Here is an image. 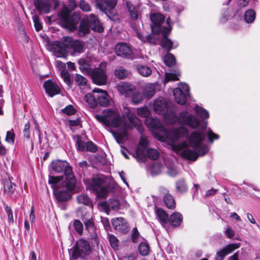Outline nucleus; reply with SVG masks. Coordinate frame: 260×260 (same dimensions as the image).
<instances>
[{
	"label": "nucleus",
	"mask_w": 260,
	"mask_h": 260,
	"mask_svg": "<svg viewBox=\"0 0 260 260\" xmlns=\"http://www.w3.org/2000/svg\"><path fill=\"white\" fill-rule=\"evenodd\" d=\"M112 224L115 230L121 233H126L128 231V225L123 218L119 217L112 219Z\"/></svg>",
	"instance_id": "aec40b11"
},
{
	"label": "nucleus",
	"mask_w": 260,
	"mask_h": 260,
	"mask_svg": "<svg viewBox=\"0 0 260 260\" xmlns=\"http://www.w3.org/2000/svg\"><path fill=\"white\" fill-rule=\"evenodd\" d=\"M86 150L90 152L94 153L98 150V147L92 141H89L86 144Z\"/></svg>",
	"instance_id": "5fc2aeb1"
},
{
	"label": "nucleus",
	"mask_w": 260,
	"mask_h": 260,
	"mask_svg": "<svg viewBox=\"0 0 260 260\" xmlns=\"http://www.w3.org/2000/svg\"><path fill=\"white\" fill-rule=\"evenodd\" d=\"M115 53L117 55L129 57L133 54L131 48L125 43H121L116 45Z\"/></svg>",
	"instance_id": "6ab92c4d"
},
{
	"label": "nucleus",
	"mask_w": 260,
	"mask_h": 260,
	"mask_svg": "<svg viewBox=\"0 0 260 260\" xmlns=\"http://www.w3.org/2000/svg\"><path fill=\"white\" fill-rule=\"evenodd\" d=\"M16 185L9 178L3 180L4 192L8 196H12L15 190Z\"/></svg>",
	"instance_id": "5701e85b"
},
{
	"label": "nucleus",
	"mask_w": 260,
	"mask_h": 260,
	"mask_svg": "<svg viewBox=\"0 0 260 260\" xmlns=\"http://www.w3.org/2000/svg\"><path fill=\"white\" fill-rule=\"evenodd\" d=\"M71 49H73L75 52H82L84 49L83 44L79 41L75 40Z\"/></svg>",
	"instance_id": "603ef678"
},
{
	"label": "nucleus",
	"mask_w": 260,
	"mask_h": 260,
	"mask_svg": "<svg viewBox=\"0 0 260 260\" xmlns=\"http://www.w3.org/2000/svg\"><path fill=\"white\" fill-rule=\"evenodd\" d=\"M32 19L36 29L37 31L40 30L42 29V24L39 21V16L37 15H35L32 16Z\"/></svg>",
	"instance_id": "0e129e2a"
},
{
	"label": "nucleus",
	"mask_w": 260,
	"mask_h": 260,
	"mask_svg": "<svg viewBox=\"0 0 260 260\" xmlns=\"http://www.w3.org/2000/svg\"><path fill=\"white\" fill-rule=\"evenodd\" d=\"M167 119L170 120L172 123L178 121L180 123L187 125L191 128H196L200 124L201 121L195 115L190 114L187 111H183L177 116L175 113L170 111L167 112L164 115Z\"/></svg>",
	"instance_id": "423d86ee"
},
{
	"label": "nucleus",
	"mask_w": 260,
	"mask_h": 260,
	"mask_svg": "<svg viewBox=\"0 0 260 260\" xmlns=\"http://www.w3.org/2000/svg\"><path fill=\"white\" fill-rule=\"evenodd\" d=\"M90 28L84 19L81 21L79 26V35L81 37H84L89 34Z\"/></svg>",
	"instance_id": "473e14b6"
},
{
	"label": "nucleus",
	"mask_w": 260,
	"mask_h": 260,
	"mask_svg": "<svg viewBox=\"0 0 260 260\" xmlns=\"http://www.w3.org/2000/svg\"><path fill=\"white\" fill-rule=\"evenodd\" d=\"M126 6L132 18L134 20H137L140 15L138 9H137V8L133 6L129 2H126Z\"/></svg>",
	"instance_id": "f704fd0d"
},
{
	"label": "nucleus",
	"mask_w": 260,
	"mask_h": 260,
	"mask_svg": "<svg viewBox=\"0 0 260 260\" xmlns=\"http://www.w3.org/2000/svg\"><path fill=\"white\" fill-rule=\"evenodd\" d=\"M183 220V216L179 212H175L169 217L168 222L173 227L180 226Z\"/></svg>",
	"instance_id": "393cba45"
},
{
	"label": "nucleus",
	"mask_w": 260,
	"mask_h": 260,
	"mask_svg": "<svg viewBox=\"0 0 260 260\" xmlns=\"http://www.w3.org/2000/svg\"><path fill=\"white\" fill-rule=\"evenodd\" d=\"M34 3L36 9L40 14L43 12L48 14L50 12L52 5L56 9L59 4L58 0H34Z\"/></svg>",
	"instance_id": "ddd939ff"
},
{
	"label": "nucleus",
	"mask_w": 260,
	"mask_h": 260,
	"mask_svg": "<svg viewBox=\"0 0 260 260\" xmlns=\"http://www.w3.org/2000/svg\"><path fill=\"white\" fill-rule=\"evenodd\" d=\"M145 123L150 128L161 130L163 127L158 119L151 117H148L146 118Z\"/></svg>",
	"instance_id": "b1692460"
},
{
	"label": "nucleus",
	"mask_w": 260,
	"mask_h": 260,
	"mask_svg": "<svg viewBox=\"0 0 260 260\" xmlns=\"http://www.w3.org/2000/svg\"><path fill=\"white\" fill-rule=\"evenodd\" d=\"M30 122L27 121L24 125V129L23 130V136L25 138L29 139L30 137Z\"/></svg>",
	"instance_id": "69168bd1"
},
{
	"label": "nucleus",
	"mask_w": 260,
	"mask_h": 260,
	"mask_svg": "<svg viewBox=\"0 0 260 260\" xmlns=\"http://www.w3.org/2000/svg\"><path fill=\"white\" fill-rule=\"evenodd\" d=\"M84 20L87 23L90 29L94 31L102 32L104 30V28L102 26L100 20L96 16L93 14H91L87 16Z\"/></svg>",
	"instance_id": "dca6fc26"
},
{
	"label": "nucleus",
	"mask_w": 260,
	"mask_h": 260,
	"mask_svg": "<svg viewBox=\"0 0 260 260\" xmlns=\"http://www.w3.org/2000/svg\"><path fill=\"white\" fill-rule=\"evenodd\" d=\"M43 87L45 92L50 97L59 94L60 89L56 82H44Z\"/></svg>",
	"instance_id": "412c9836"
},
{
	"label": "nucleus",
	"mask_w": 260,
	"mask_h": 260,
	"mask_svg": "<svg viewBox=\"0 0 260 260\" xmlns=\"http://www.w3.org/2000/svg\"><path fill=\"white\" fill-rule=\"evenodd\" d=\"M170 32H162V38L160 42L161 47L168 51H170L172 48L173 42L167 37V35Z\"/></svg>",
	"instance_id": "c756f323"
},
{
	"label": "nucleus",
	"mask_w": 260,
	"mask_h": 260,
	"mask_svg": "<svg viewBox=\"0 0 260 260\" xmlns=\"http://www.w3.org/2000/svg\"><path fill=\"white\" fill-rule=\"evenodd\" d=\"M150 20L152 22L150 26L152 31L156 34L162 32H170L171 28L169 26H165L162 24L165 23V17L159 13H154L150 16Z\"/></svg>",
	"instance_id": "9b49d317"
},
{
	"label": "nucleus",
	"mask_w": 260,
	"mask_h": 260,
	"mask_svg": "<svg viewBox=\"0 0 260 260\" xmlns=\"http://www.w3.org/2000/svg\"><path fill=\"white\" fill-rule=\"evenodd\" d=\"M100 205L106 212L110 211V209L117 211L119 210L120 207L119 201L115 198L110 199L108 202H102Z\"/></svg>",
	"instance_id": "a211bd4d"
},
{
	"label": "nucleus",
	"mask_w": 260,
	"mask_h": 260,
	"mask_svg": "<svg viewBox=\"0 0 260 260\" xmlns=\"http://www.w3.org/2000/svg\"><path fill=\"white\" fill-rule=\"evenodd\" d=\"M115 75L119 80H123L128 76V73L126 70L120 67L115 71Z\"/></svg>",
	"instance_id": "a18cd8bd"
},
{
	"label": "nucleus",
	"mask_w": 260,
	"mask_h": 260,
	"mask_svg": "<svg viewBox=\"0 0 260 260\" xmlns=\"http://www.w3.org/2000/svg\"><path fill=\"white\" fill-rule=\"evenodd\" d=\"M149 246L146 242H141L139 244L138 250L140 254L143 256L147 255L149 253Z\"/></svg>",
	"instance_id": "79ce46f5"
},
{
	"label": "nucleus",
	"mask_w": 260,
	"mask_h": 260,
	"mask_svg": "<svg viewBox=\"0 0 260 260\" xmlns=\"http://www.w3.org/2000/svg\"><path fill=\"white\" fill-rule=\"evenodd\" d=\"M74 41L70 37H64L63 38L62 45L66 48L71 49Z\"/></svg>",
	"instance_id": "864d4df0"
},
{
	"label": "nucleus",
	"mask_w": 260,
	"mask_h": 260,
	"mask_svg": "<svg viewBox=\"0 0 260 260\" xmlns=\"http://www.w3.org/2000/svg\"><path fill=\"white\" fill-rule=\"evenodd\" d=\"M157 216L159 219L163 223H167L169 221V217L168 214L162 209L158 208L156 210Z\"/></svg>",
	"instance_id": "4c0bfd02"
},
{
	"label": "nucleus",
	"mask_w": 260,
	"mask_h": 260,
	"mask_svg": "<svg viewBox=\"0 0 260 260\" xmlns=\"http://www.w3.org/2000/svg\"><path fill=\"white\" fill-rule=\"evenodd\" d=\"M164 61L166 66L169 67L176 64V60L175 56L170 53H168L164 57Z\"/></svg>",
	"instance_id": "ea45409f"
},
{
	"label": "nucleus",
	"mask_w": 260,
	"mask_h": 260,
	"mask_svg": "<svg viewBox=\"0 0 260 260\" xmlns=\"http://www.w3.org/2000/svg\"><path fill=\"white\" fill-rule=\"evenodd\" d=\"M77 201L79 204L92 207L90 198L86 194H81L77 197Z\"/></svg>",
	"instance_id": "c9c22d12"
},
{
	"label": "nucleus",
	"mask_w": 260,
	"mask_h": 260,
	"mask_svg": "<svg viewBox=\"0 0 260 260\" xmlns=\"http://www.w3.org/2000/svg\"><path fill=\"white\" fill-rule=\"evenodd\" d=\"M122 124V131L121 132L116 131L113 132V135L118 144H123V140L127 136V131L129 129L125 128L124 123Z\"/></svg>",
	"instance_id": "a878e982"
},
{
	"label": "nucleus",
	"mask_w": 260,
	"mask_h": 260,
	"mask_svg": "<svg viewBox=\"0 0 260 260\" xmlns=\"http://www.w3.org/2000/svg\"><path fill=\"white\" fill-rule=\"evenodd\" d=\"M95 6L103 12L110 19L117 15L115 7L117 0H94Z\"/></svg>",
	"instance_id": "9d476101"
},
{
	"label": "nucleus",
	"mask_w": 260,
	"mask_h": 260,
	"mask_svg": "<svg viewBox=\"0 0 260 260\" xmlns=\"http://www.w3.org/2000/svg\"><path fill=\"white\" fill-rule=\"evenodd\" d=\"M239 244H230L216 253L215 260H223L224 257L235 249L239 248Z\"/></svg>",
	"instance_id": "4be33fe9"
},
{
	"label": "nucleus",
	"mask_w": 260,
	"mask_h": 260,
	"mask_svg": "<svg viewBox=\"0 0 260 260\" xmlns=\"http://www.w3.org/2000/svg\"><path fill=\"white\" fill-rule=\"evenodd\" d=\"M144 96L146 98L150 99L155 94V86L153 84H147L143 90Z\"/></svg>",
	"instance_id": "2f4dec72"
},
{
	"label": "nucleus",
	"mask_w": 260,
	"mask_h": 260,
	"mask_svg": "<svg viewBox=\"0 0 260 260\" xmlns=\"http://www.w3.org/2000/svg\"><path fill=\"white\" fill-rule=\"evenodd\" d=\"M147 149L138 146L136 149V154L138 158L144 160L146 158V151Z\"/></svg>",
	"instance_id": "3c124183"
},
{
	"label": "nucleus",
	"mask_w": 260,
	"mask_h": 260,
	"mask_svg": "<svg viewBox=\"0 0 260 260\" xmlns=\"http://www.w3.org/2000/svg\"><path fill=\"white\" fill-rule=\"evenodd\" d=\"M136 34L137 37L142 42H148L150 44H156L155 39H154L152 36L147 35L146 37H144L141 33L138 31L136 32Z\"/></svg>",
	"instance_id": "c03bdc74"
},
{
	"label": "nucleus",
	"mask_w": 260,
	"mask_h": 260,
	"mask_svg": "<svg viewBox=\"0 0 260 260\" xmlns=\"http://www.w3.org/2000/svg\"><path fill=\"white\" fill-rule=\"evenodd\" d=\"M162 168L163 166L160 164H153L151 168L152 173L155 175L159 174L161 172Z\"/></svg>",
	"instance_id": "4d7b16f0"
},
{
	"label": "nucleus",
	"mask_w": 260,
	"mask_h": 260,
	"mask_svg": "<svg viewBox=\"0 0 260 260\" xmlns=\"http://www.w3.org/2000/svg\"><path fill=\"white\" fill-rule=\"evenodd\" d=\"M74 227L76 232L80 235L82 234L83 230L82 223L79 220H75L73 223Z\"/></svg>",
	"instance_id": "6e6d98bb"
},
{
	"label": "nucleus",
	"mask_w": 260,
	"mask_h": 260,
	"mask_svg": "<svg viewBox=\"0 0 260 260\" xmlns=\"http://www.w3.org/2000/svg\"><path fill=\"white\" fill-rule=\"evenodd\" d=\"M71 257L74 259L81 258L83 260H100L96 253L92 252L89 242L86 240L80 239L73 246Z\"/></svg>",
	"instance_id": "20e7f679"
},
{
	"label": "nucleus",
	"mask_w": 260,
	"mask_h": 260,
	"mask_svg": "<svg viewBox=\"0 0 260 260\" xmlns=\"http://www.w3.org/2000/svg\"><path fill=\"white\" fill-rule=\"evenodd\" d=\"M109 241L111 247L114 249L118 246V240L117 238L113 235H109Z\"/></svg>",
	"instance_id": "bf43d9fd"
},
{
	"label": "nucleus",
	"mask_w": 260,
	"mask_h": 260,
	"mask_svg": "<svg viewBox=\"0 0 260 260\" xmlns=\"http://www.w3.org/2000/svg\"><path fill=\"white\" fill-rule=\"evenodd\" d=\"M78 63L80 71L89 76L92 81H106L107 75L103 69L99 67L92 69L90 64L83 58L79 59Z\"/></svg>",
	"instance_id": "6e6552de"
},
{
	"label": "nucleus",
	"mask_w": 260,
	"mask_h": 260,
	"mask_svg": "<svg viewBox=\"0 0 260 260\" xmlns=\"http://www.w3.org/2000/svg\"><path fill=\"white\" fill-rule=\"evenodd\" d=\"M137 71L139 73L144 77H147L151 75L152 71L151 69L147 66H138Z\"/></svg>",
	"instance_id": "a19ab883"
},
{
	"label": "nucleus",
	"mask_w": 260,
	"mask_h": 260,
	"mask_svg": "<svg viewBox=\"0 0 260 260\" xmlns=\"http://www.w3.org/2000/svg\"><path fill=\"white\" fill-rule=\"evenodd\" d=\"M205 134L203 131L192 133L188 137L190 146L196 151L188 148L183 149L181 152L182 157L192 161L197 159L199 155H204L207 153L209 149L206 145H202L205 140Z\"/></svg>",
	"instance_id": "7ed1b4c3"
},
{
	"label": "nucleus",
	"mask_w": 260,
	"mask_h": 260,
	"mask_svg": "<svg viewBox=\"0 0 260 260\" xmlns=\"http://www.w3.org/2000/svg\"><path fill=\"white\" fill-rule=\"evenodd\" d=\"M255 18V13L251 9L247 10L244 16V19L246 23H250L254 21Z\"/></svg>",
	"instance_id": "58836bf2"
},
{
	"label": "nucleus",
	"mask_w": 260,
	"mask_h": 260,
	"mask_svg": "<svg viewBox=\"0 0 260 260\" xmlns=\"http://www.w3.org/2000/svg\"><path fill=\"white\" fill-rule=\"evenodd\" d=\"M172 133L175 139H178L181 137H187L189 131L184 126H180L172 130Z\"/></svg>",
	"instance_id": "cd10ccee"
},
{
	"label": "nucleus",
	"mask_w": 260,
	"mask_h": 260,
	"mask_svg": "<svg viewBox=\"0 0 260 260\" xmlns=\"http://www.w3.org/2000/svg\"><path fill=\"white\" fill-rule=\"evenodd\" d=\"M138 113L140 116L145 117L146 118L148 117L149 115L148 109L147 108L144 107L138 109Z\"/></svg>",
	"instance_id": "774afa93"
},
{
	"label": "nucleus",
	"mask_w": 260,
	"mask_h": 260,
	"mask_svg": "<svg viewBox=\"0 0 260 260\" xmlns=\"http://www.w3.org/2000/svg\"><path fill=\"white\" fill-rule=\"evenodd\" d=\"M207 135L209 142L211 143H213L214 140H216L219 138V136L217 134L214 133L210 128H209L208 131Z\"/></svg>",
	"instance_id": "e2e57ef3"
},
{
	"label": "nucleus",
	"mask_w": 260,
	"mask_h": 260,
	"mask_svg": "<svg viewBox=\"0 0 260 260\" xmlns=\"http://www.w3.org/2000/svg\"><path fill=\"white\" fill-rule=\"evenodd\" d=\"M153 108L156 113L164 115L168 109V104L167 101L162 97H159L154 101Z\"/></svg>",
	"instance_id": "f3484780"
},
{
	"label": "nucleus",
	"mask_w": 260,
	"mask_h": 260,
	"mask_svg": "<svg viewBox=\"0 0 260 260\" xmlns=\"http://www.w3.org/2000/svg\"><path fill=\"white\" fill-rule=\"evenodd\" d=\"M193 110L196 114L203 119H207L209 117L208 112L202 107L198 105H196Z\"/></svg>",
	"instance_id": "72a5a7b5"
},
{
	"label": "nucleus",
	"mask_w": 260,
	"mask_h": 260,
	"mask_svg": "<svg viewBox=\"0 0 260 260\" xmlns=\"http://www.w3.org/2000/svg\"><path fill=\"white\" fill-rule=\"evenodd\" d=\"M176 191L179 193H183L188 190L187 184L184 178H180L175 182Z\"/></svg>",
	"instance_id": "c85d7f7f"
},
{
	"label": "nucleus",
	"mask_w": 260,
	"mask_h": 260,
	"mask_svg": "<svg viewBox=\"0 0 260 260\" xmlns=\"http://www.w3.org/2000/svg\"><path fill=\"white\" fill-rule=\"evenodd\" d=\"M164 203L169 209H173L176 207V203L172 196L170 194H166L164 197Z\"/></svg>",
	"instance_id": "e433bc0d"
},
{
	"label": "nucleus",
	"mask_w": 260,
	"mask_h": 260,
	"mask_svg": "<svg viewBox=\"0 0 260 260\" xmlns=\"http://www.w3.org/2000/svg\"><path fill=\"white\" fill-rule=\"evenodd\" d=\"M84 100L91 109H94L97 106V101L91 94H87L85 96Z\"/></svg>",
	"instance_id": "37998d69"
},
{
	"label": "nucleus",
	"mask_w": 260,
	"mask_h": 260,
	"mask_svg": "<svg viewBox=\"0 0 260 260\" xmlns=\"http://www.w3.org/2000/svg\"><path fill=\"white\" fill-rule=\"evenodd\" d=\"M77 215L84 224L85 230L89 231L94 228L93 214L85 208H80L77 211Z\"/></svg>",
	"instance_id": "4468645a"
},
{
	"label": "nucleus",
	"mask_w": 260,
	"mask_h": 260,
	"mask_svg": "<svg viewBox=\"0 0 260 260\" xmlns=\"http://www.w3.org/2000/svg\"><path fill=\"white\" fill-rule=\"evenodd\" d=\"M76 140L77 149L80 151H84L86 148V144L84 141L82 140L80 136L77 135L75 137Z\"/></svg>",
	"instance_id": "49530a36"
},
{
	"label": "nucleus",
	"mask_w": 260,
	"mask_h": 260,
	"mask_svg": "<svg viewBox=\"0 0 260 260\" xmlns=\"http://www.w3.org/2000/svg\"><path fill=\"white\" fill-rule=\"evenodd\" d=\"M117 88L121 94L126 97L132 95V101L135 104L141 103L145 98L143 93L136 92V88L129 82H121L117 85Z\"/></svg>",
	"instance_id": "1a4fd4ad"
},
{
	"label": "nucleus",
	"mask_w": 260,
	"mask_h": 260,
	"mask_svg": "<svg viewBox=\"0 0 260 260\" xmlns=\"http://www.w3.org/2000/svg\"><path fill=\"white\" fill-rule=\"evenodd\" d=\"M97 104H99L101 106L107 107L109 105L110 101L108 98L107 94L99 96L97 100Z\"/></svg>",
	"instance_id": "de8ad7c7"
},
{
	"label": "nucleus",
	"mask_w": 260,
	"mask_h": 260,
	"mask_svg": "<svg viewBox=\"0 0 260 260\" xmlns=\"http://www.w3.org/2000/svg\"><path fill=\"white\" fill-rule=\"evenodd\" d=\"M179 87L173 90V95L176 102L180 105H185L187 97L189 95V87L185 82H180Z\"/></svg>",
	"instance_id": "f8f14e48"
},
{
	"label": "nucleus",
	"mask_w": 260,
	"mask_h": 260,
	"mask_svg": "<svg viewBox=\"0 0 260 260\" xmlns=\"http://www.w3.org/2000/svg\"><path fill=\"white\" fill-rule=\"evenodd\" d=\"M146 156L152 160H156L159 157V153L156 149H148L146 151Z\"/></svg>",
	"instance_id": "09e8293b"
},
{
	"label": "nucleus",
	"mask_w": 260,
	"mask_h": 260,
	"mask_svg": "<svg viewBox=\"0 0 260 260\" xmlns=\"http://www.w3.org/2000/svg\"><path fill=\"white\" fill-rule=\"evenodd\" d=\"M58 18L66 27L71 29H74L76 24V22L74 20L73 17L70 15L68 7L63 6L60 12L58 14Z\"/></svg>",
	"instance_id": "2eb2a0df"
},
{
	"label": "nucleus",
	"mask_w": 260,
	"mask_h": 260,
	"mask_svg": "<svg viewBox=\"0 0 260 260\" xmlns=\"http://www.w3.org/2000/svg\"><path fill=\"white\" fill-rule=\"evenodd\" d=\"M15 134L13 132L8 131L7 132L5 140L8 143H14Z\"/></svg>",
	"instance_id": "338daca9"
},
{
	"label": "nucleus",
	"mask_w": 260,
	"mask_h": 260,
	"mask_svg": "<svg viewBox=\"0 0 260 260\" xmlns=\"http://www.w3.org/2000/svg\"><path fill=\"white\" fill-rule=\"evenodd\" d=\"M83 182L87 188L103 199L107 198L109 191L113 192L117 188L114 181L102 174L94 175L91 179H84Z\"/></svg>",
	"instance_id": "f03ea898"
},
{
	"label": "nucleus",
	"mask_w": 260,
	"mask_h": 260,
	"mask_svg": "<svg viewBox=\"0 0 260 260\" xmlns=\"http://www.w3.org/2000/svg\"><path fill=\"white\" fill-rule=\"evenodd\" d=\"M103 113L102 115L94 114V117L108 127H117L121 123H124L126 129H133L135 127L140 134L143 132L141 120L126 106L123 107L122 119L118 113L110 109L104 110Z\"/></svg>",
	"instance_id": "f257e3e1"
},
{
	"label": "nucleus",
	"mask_w": 260,
	"mask_h": 260,
	"mask_svg": "<svg viewBox=\"0 0 260 260\" xmlns=\"http://www.w3.org/2000/svg\"><path fill=\"white\" fill-rule=\"evenodd\" d=\"M140 237V234L138 231L137 228L133 229L131 234V240L133 243H136L138 242V239Z\"/></svg>",
	"instance_id": "680f3d73"
},
{
	"label": "nucleus",
	"mask_w": 260,
	"mask_h": 260,
	"mask_svg": "<svg viewBox=\"0 0 260 260\" xmlns=\"http://www.w3.org/2000/svg\"><path fill=\"white\" fill-rule=\"evenodd\" d=\"M79 7L80 9L84 12H89L91 11V7L89 4L84 0H80L79 2Z\"/></svg>",
	"instance_id": "13d9d810"
},
{
	"label": "nucleus",
	"mask_w": 260,
	"mask_h": 260,
	"mask_svg": "<svg viewBox=\"0 0 260 260\" xmlns=\"http://www.w3.org/2000/svg\"><path fill=\"white\" fill-rule=\"evenodd\" d=\"M122 124V131L121 132L116 131L113 132V135L118 144H123V140L127 136V131L129 129L125 128L124 123Z\"/></svg>",
	"instance_id": "bb28decb"
},
{
	"label": "nucleus",
	"mask_w": 260,
	"mask_h": 260,
	"mask_svg": "<svg viewBox=\"0 0 260 260\" xmlns=\"http://www.w3.org/2000/svg\"><path fill=\"white\" fill-rule=\"evenodd\" d=\"M53 170L58 173H63L65 175V180L63 184L68 189H73L76 185V179L72 171V168L66 161L56 160L52 162Z\"/></svg>",
	"instance_id": "39448f33"
},
{
	"label": "nucleus",
	"mask_w": 260,
	"mask_h": 260,
	"mask_svg": "<svg viewBox=\"0 0 260 260\" xmlns=\"http://www.w3.org/2000/svg\"><path fill=\"white\" fill-rule=\"evenodd\" d=\"M5 211L7 214L8 215V220L9 223L13 224L14 222V218H13V211L10 207H9L8 205L5 203L4 204Z\"/></svg>",
	"instance_id": "8fccbe9b"
},
{
	"label": "nucleus",
	"mask_w": 260,
	"mask_h": 260,
	"mask_svg": "<svg viewBox=\"0 0 260 260\" xmlns=\"http://www.w3.org/2000/svg\"><path fill=\"white\" fill-rule=\"evenodd\" d=\"M181 76V72L176 69L170 73H166L165 74V79L164 81H177L180 79Z\"/></svg>",
	"instance_id": "7c9ffc66"
},
{
	"label": "nucleus",
	"mask_w": 260,
	"mask_h": 260,
	"mask_svg": "<svg viewBox=\"0 0 260 260\" xmlns=\"http://www.w3.org/2000/svg\"><path fill=\"white\" fill-rule=\"evenodd\" d=\"M62 112L68 115H71L74 114L76 111L72 105H69L63 109Z\"/></svg>",
	"instance_id": "052dcab7"
},
{
	"label": "nucleus",
	"mask_w": 260,
	"mask_h": 260,
	"mask_svg": "<svg viewBox=\"0 0 260 260\" xmlns=\"http://www.w3.org/2000/svg\"><path fill=\"white\" fill-rule=\"evenodd\" d=\"M62 179V177L49 176L48 182L53 185V192L56 200L58 202H64L71 198V191L74 190L75 187L73 189H69L63 184L62 181V186L65 188H59V183Z\"/></svg>",
	"instance_id": "0eeeda50"
}]
</instances>
